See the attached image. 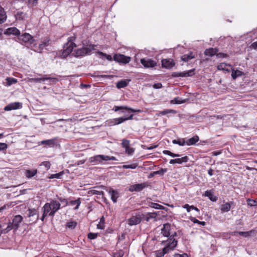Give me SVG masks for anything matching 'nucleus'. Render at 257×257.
I'll use <instances>...</instances> for the list:
<instances>
[{"instance_id": "nucleus-53", "label": "nucleus", "mask_w": 257, "mask_h": 257, "mask_svg": "<svg viewBox=\"0 0 257 257\" xmlns=\"http://www.w3.org/2000/svg\"><path fill=\"white\" fill-rule=\"evenodd\" d=\"M124 252L122 250H120L113 253V257H123Z\"/></svg>"}, {"instance_id": "nucleus-56", "label": "nucleus", "mask_w": 257, "mask_h": 257, "mask_svg": "<svg viewBox=\"0 0 257 257\" xmlns=\"http://www.w3.org/2000/svg\"><path fill=\"white\" fill-rule=\"evenodd\" d=\"M216 56L218 58H227L228 55V54L223 53H217Z\"/></svg>"}, {"instance_id": "nucleus-32", "label": "nucleus", "mask_w": 257, "mask_h": 257, "mask_svg": "<svg viewBox=\"0 0 257 257\" xmlns=\"http://www.w3.org/2000/svg\"><path fill=\"white\" fill-rule=\"evenodd\" d=\"M55 141H56L55 139L44 140L41 142V144L42 145L48 146L49 147H53L55 144Z\"/></svg>"}, {"instance_id": "nucleus-4", "label": "nucleus", "mask_w": 257, "mask_h": 257, "mask_svg": "<svg viewBox=\"0 0 257 257\" xmlns=\"http://www.w3.org/2000/svg\"><path fill=\"white\" fill-rule=\"evenodd\" d=\"M116 161V159L115 157L98 155L91 157L89 159V162L93 164H103L105 161Z\"/></svg>"}, {"instance_id": "nucleus-6", "label": "nucleus", "mask_w": 257, "mask_h": 257, "mask_svg": "<svg viewBox=\"0 0 257 257\" xmlns=\"http://www.w3.org/2000/svg\"><path fill=\"white\" fill-rule=\"evenodd\" d=\"M131 59L130 57L126 56L121 54H115L113 56L114 61L117 63L123 64L128 63L130 62Z\"/></svg>"}, {"instance_id": "nucleus-1", "label": "nucleus", "mask_w": 257, "mask_h": 257, "mask_svg": "<svg viewBox=\"0 0 257 257\" xmlns=\"http://www.w3.org/2000/svg\"><path fill=\"white\" fill-rule=\"evenodd\" d=\"M176 236L177 233H175L171 236V238H168L167 240L162 241V243L166 246L162 250H158L155 252L156 257H163L170 249H174L177 244V240L175 238Z\"/></svg>"}, {"instance_id": "nucleus-45", "label": "nucleus", "mask_w": 257, "mask_h": 257, "mask_svg": "<svg viewBox=\"0 0 257 257\" xmlns=\"http://www.w3.org/2000/svg\"><path fill=\"white\" fill-rule=\"evenodd\" d=\"M77 225V222L75 221H70L67 223L66 224V227L70 228V229H74L75 228V227Z\"/></svg>"}, {"instance_id": "nucleus-59", "label": "nucleus", "mask_w": 257, "mask_h": 257, "mask_svg": "<svg viewBox=\"0 0 257 257\" xmlns=\"http://www.w3.org/2000/svg\"><path fill=\"white\" fill-rule=\"evenodd\" d=\"M153 87L155 89L161 88L162 87V84L161 83H157L154 84Z\"/></svg>"}, {"instance_id": "nucleus-15", "label": "nucleus", "mask_w": 257, "mask_h": 257, "mask_svg": "<svg viewBox=\"0 0 257 257\" xmlns=\"http://www.w3.org/2000/svg\"><path fill=\"white\" fill-rule=\"evenodd\" d=\"M141 63L145 68H153L156 65V62L150 59H142Z\"/></svg>"}, {"instance_id": "nucleus-18", "label": "nucleus", "mask_w": 257, "mask_h": 257, "mask_svg": "<svg viewBox=\"0 0 257 257\" xmlns=\"http://www.w3.org/2000/svg\"><path fill=\"white\" fill-rule=\"evenodd\" d=\"M122 109L128 110H130L131 112H141V110H140V109L136 110V109H133L132 108H130V107H128V106H114L113 107V108H112V110L115 111H118L119 110H122Z\"/></svg>"}, {"instance_id": "nucleus-60", "label": "nucleus", "mask_w": 257, "mask_h": 257, "mask_svg": "<svg viewBox=\"0 0 257 257\" xmlns=\"http://www.w3.org/2000/svg\"><path fill=\"white\" fill-rule=\"evenodd\" d=\"M38 0H29V4L32 6H36L38 3Z\"/></svg>"}, {"instance_id": "nucleus-26", "label": "nucleus", "mask_w": 257, "mask_h": 257, "mask_svg": "<svg viewBox=\"0 0 257 257\" xmlns=\"http://www.w3.org/2000/svg\"><path fill=\"white\" fill-rule=\"evenodd\" d=\"M37 169L26 170L25 175L28 178H31L37 174Z\"/></svg>"}, {"instance_id": "nucleus-22", "label": "nucleus", "mask_w": 257, "mask_h": 257, "mask_svg": "<svg viewBox=\"0 0 257 257\" xmlns=\"http://www.w3.org/2000/svg\"><path fill=\"white\" fill-rule=\"evenodd\" d=\"M233 203V202H226L221 205L220 209L222 212H227L231 208V204Z\"/></svg>"}, {"instance_id": "nucleus-12", "label": "nucleus", "mask_w": 257, "mask_h": 257, "mask_svg": "<svg viewBox=\"0 0 257 257\" xmlns=\"http://www.w3.org/2000/svg\"><path fill=\"white\" fill-rule=\"evenodd\" d=\"M22 108V103L15 102L11 103L6 106L4 108L5 111H11L12 110L18 109Z\"/></svg>"}, {"instance_id": "nucleus-51", "label": "nucleus", "mask_w": 257, "mask_h": 257, "mask_svg": "<svg viewBox=\"0 0 257 257\" xmlns=\"http://www.w3.org/2000/svg\"><path fill=\"white\" fill-rule=\"evenodd\" d=\"M150 206L152 208H155L157 209H161L162 208H163V206H162L161 205H160L156 203L153 202L151 203Z\"/></svg>"}, {"instance_id": "nucleus-30", "label": "nucleus", "mask_w": 257, "mask_h": 257, "mask_svg": "<svg viewBox=\"0 0 257 257\" xmlns=\"http://www.w3.org/2000/svg\"><path fill=\"white\" fill-rule=\"evenodd\" d=\"M195 58L194 55L193 54L192 52H190L189 54H184L182 56L181 59L184 62H188L191 59Z\"/></svg>"}, {"instance_id": "nucleus-46", "label": "nucleus", "mask_w": 257, "mask_h": 257, "mask_svg": "<svg viewBox=\"0 0 257 257\" xmlns=\"http://www.w3.org/2000/svg\"><path fill=\"white\" fill-rule=\"evenodd\" d=\"M190 220L192 222H193L194 223H197L200 225H201L202 226H204L206 225V222L204 221H200L198 220V219H196L195 217H191L190 218Z\"/></svg>"}, {"instance_id": "nucleus-38", "label": "nucleus", "mask_w": 257, "mask_h": 257, "mask_svg": "<svg viewBox=\"0 0 257 257\" xmlns=\"http://www.w3.org/2000/svg\"><path fill=\"white\" fill-rule=\"evenodd\" d=\"M185 102V99H182L181 98L179 97H175L171 101V103L173 104H182Z\"/></svg>"}, {"instance_id": "nucleus-40", "label": "nucleus", "mask_w": 257, "mask_h": 257, "mask_svg": "<svg viewBox=\"0 0 257 257\" xmlns=\"http://www.w3.org/2000/svg\"><path fill=\"white\" fill-rule=\"evenodd\" d=\"M6 80L7 81V85L8 86H10L17 82V80L16 79L11 77H7L6 79Z\"/></svg>"}, {"instance_id": "nucleus-37", "label": "nucleus", "mask_w": 257, "mask_h": 257, "mask_svg": "<svg viewBox=\"0 0 257 257\" xmlns=\"http://www.w3.org/2000/svg\"><path fill=\"white\" fill-rule=\"evenodd\" d=\"M97 54H98L99 56H101V57H100V58H101V59H103V57H103L105 58L107 60H108V61H112L113 60V58H112V57H111V55H108V54H106V53H103V52H100V51H98V52H97Z\"/></svg>"}, {"instance_id": "nucleus-35", "label": "nucleus", "mask_w": 257, "mask_h": 257, "mask_svg": "<svg viewBox=\"0 0 257 257\" xmlns=\"http://www.w3.org/2000/svg\"><path fill=\"white\" fill-rule=\"evenodd\" d=\"M253 232H254V230H251L249 231L235 232L234 235H235L236 234H238L239 235L242 236L244 237H247L250 236L251 233H252Z\"/></svg>"}, {"instance_id": "nucleus-44", "label": "nucleus", "mask_w": 257, "mask_h": 257, "mask_svg": "<svg viewBox=\"0 0 257 257\" xmlns=\"http://www.w3.org/2000/svg\"><path fill=\"white\" fill-rule=\"evenodd\" d=\"M163 153L164 154H165V155L170 156H171L172 157H173V158L177 157H180V155L173 153L172 152H171V151H168V150H164V151H163Z\"/></svg>"}, {"instance_id": "nucleus-9", "label": "nucleus", "mask_w": 257, "mask_h": 257, "mask_svg": "<svg viewBox=\"0 0 257 257\" xmlns=\"http://www.w3.org/2000/svg\"><path fill=\"white\" fill-rule=\"evenodd\" d=\"M194 71L195 69H193L183 72H175L172 73L171 76L173 77H186L192 76L195 74Z\"/></svg>"}, {"instance_id": "nucleus-64", "label": "nucleus", "mask_w": 257, "mask_h": 257, "mask_svg": "<svg viewBox=\"0 0 257 257\" xmlns=\"http://www.w3.org/2000/svg\"><path fill=\"white\" fill-rule=\"evenodd\" d=\"M173 110H169V109H167V110H164L163 111H162L161 112V113L162 114V115H166V114H167L169 112H171V111H172Z\"/></svg>"}, {"instance_id": "nucleus-48", "label": "nucleus", "mask_w": 257, "mask_h": 257, "mask_svg": "<svg viewBox=\"0 0 257 257\" xmlns=\"http://www.w3.org/2000/svg\"><path fill=\"white\" fill-rule=\"evenodd\" d=\"M2 226L0 224V236L3 233H7L9 231L12 230V227L11 228L10 226H7V228L2 229Z\"/></svg>"}, {"instance_id": "nucleus-43", "label": "nucleus", "mask_w": 257, "mask_h": 257, "mask_svg": "<svg viewBox=\"0 0 257 257\" xmlns=\"http://www.w3.org/2000/svg\"><path fill=\"white\" fill-rule=\"evenodd\" d=\"M113 124H119L125 121V117H118L113 119Z\"/></svg>"}, {"instance_id": "nucleus-20", "label": "nucleus", "mask_w": 257, "mask_h": 257, "mask_svg": "<svg viewBox=\"0 0 257 257\" xmlns=\"http://www.w3.org/2000/svg\"><path fill=\"white\" fill-rule=\"evenodd\" d=\"M218 51V49L216 48L207 49L204 51V54L206 56L212 57L215 55H216Z\"/></svg>"}, {"instance_id": "nucleus-39", "label": "nucleus", "mask_w": 257, "mask_h": 257, "mask_svg": "<svg viewBox=\"0 0 257 257\" xmlns=\"http://www.w3.org/2000/svg\"><path fill=\"white\" fill-rule=\"evenodd\" d=\"M189 160L188 157L187 156L182 157L181 158L176 159L177 164H182L183 163H186L188 162Z\"/></svg>"}, {"instance_id": "nucleus-33", "label": "nucleus", "mask_w": 257, "mask_h": 257, "mask_svg": "<svg viewBox=\"0 0 257 257\" xmlns=\"http://www.w3.org/2000/svg\"><path fill=\"white\" fill-rule=\"evenodd\" d=\"M172 143L174 144H177L180 146H184L186 145V139L185 138H181L177 140H173L172 141Z\"/></svg>"}, {"instance_id": "nucleus-8", "label": "nucleus", "mask_w": 257, "mask_h": 257, "mask_svg": "<svg viewBox=\"0 0 257 257\" xmlns=\"http://www.w3.org/2000/svg\"><path fill=\"white\" fill-rule=\"evenodd\" d=\"M50 205L52 211L50 213V216L53 217L56 212L60 209L61 204L59 202L51 199L50 202H48Z\"/></svg>"}, {"instance_id": "nucleus-28", "label": "nucleus", "mask_w": 257, "mask_h": 257, "mask_svg": "<svg viewBox=\"0 0 257 257\" xmlns=\"http://www.w3.org/2000/svg\"><path fill=\"white\" fill-rule=\"evenodd\" d=\"M205 196L208 197L212 201H216L217 197L214 195L211 190H207L205 192Z\"/></svg>"}, {"instance_id": "nucleus-16", "label": "nucleus", "mask_w": 257, "mask_h": 257, "mask_svg": "<svg viewBox=\"0 0 257 257\" xmlns=\"http://www.w3.org/2000/svg\"><path fill=\"white\" fill-rule=\"evenodd\" d=\"M162 65L163 67L170 69L175 65V62L171 59H164L162 60Z\"/></svg>"}, {"instance_id": "nucleus-17", "label": "nucleus", "mask_w": 257, "mask_h": 257, "mask_svg": "<svg viewBox=\"0 0 257 257\" xmlns=\"http://www.w3.org/2000/svg\"><path fill=\"white\" fill-rule=\"evenodd\" d=\"M49 42V40H44L41 44H40L38 47H35V48L34 49V51L38 53H41L44 48L48 46Z\"/></svg>"}, {"instance_id": "nucleus-31", "label": "nucleus", "mask_w": 257, "mask_h": 257, "mask_svg": "<svg viewBox=\"0 0 257 257\" xmlns=\"http://www.w3.org/2000/svg\"><path fill=\"white\" fill-rule=\"evenodd\" d=\"M42 209L44 214L50 216V213L51 212L52 210L50 205L48 202L45 204V205L42 207Z\"/></svg>"}, {"instance_id": "nucleus-63", "label": "nucleus", "mask_w": 257, "mask_h": 257, "mask_svg": "<svg viewBox=\"0 0 257 257\" xmlns=\"http://www.w3.org/2000/svg\"><path fill=\"white\" fill-rule=\"evenodd\" d=\"M174 257H188V256L187 254L184 253L183 254H175Z\"/></svg>"}, {"instance_id": "nucleus-27", "label": "nucleus", "mask_w": 257, "mask_h": 257, "mask_svg": "<svg viewBox=\"0 0 257 257\" xmlns=\"http://www.w3.org/2000/svg\"><path fill=\"white\" fill-rule=\"evenodd\" d=\"M88 194L90 195H98L102 196V198H103L104 196V192L102 190H96V189H91L88 191Z\"/></svg>"}, {"instance_id": "nucleus-29", "label": "nucleus", "mask_w": 257, "mask_h": 257, "mask_svg": "<svg viewBox=\"0 0 257 257\" xmlns=\"http://www.w3.org/2000/svg\"><path fill=\"white\" fill-rule=\"evenodd\" d=\"M7 19L6 13L4 9L0 6V24L4 23Z\"/></svg>"}, {"instance_id": "nucleus-24", "label": "nucleus", "mask_w": 257, "mask_h": 257, "mask_svg": "<svg viewBox=\"0 0 257 257\" xmlns=\"http://www.w3.org/2000/svg\"><path fill=\"white\" fill-rule=\"evenodd\" d=\"M6 34L9 35H19L20 34V31L15 27L9 28H8L5 33Z\"/></svg>"}, {"instance_id": "nucleus-52", "label": "nucleus", "mask_w": 257, "mask_h": 257, "mask_svg": "<svg viewBox=\"0 0 257 257\" xmlns=\"http://www.w3.org/2000/svg\"><path fill=\"white\" fill-rule=\"evenodd\" d=\"M40 166H44L46 170H48L50 168L51 164L49 161H44L41 163Z\"/></svg>"}, {"instance_id": "nucleus-54", "label": "nucleus", "mask_w": 257, "mask_h": 257, "mask_svg": "<svg viewBox=\"0 0 257 257\" xmlns=\"http://www.w3.org/2000/svg\"><path fill=\"white\" fill-rule=\"evenodd\" d=\"M135 151V149L130 147V146L125 149L126 154L130 155H132Z\"/></svg>"}, {"instance_id": "nucleus-19", "label": "nucleus", "mask_w": 257, "mask_h": 257, "mask_svg": "<svg viewBox=\"0 0 257 257\" xmlns=\"http://www.w3.org/2000/svg\"><path fill=\"white\" fill-rule=\"evenodd\" d=\"M108 193L111 196V199L112 201L113 202V203H116L117 202V199L118 197V192L117 191L110 188L108 190Z\"/></svg>"}, {"instance_id": "nucleus-41", "label": "nucleus", "mask_w": 257, "mask_h": 257, "mask_svg": "<svg viewBox=\"0 0 257 257\" xmlns=\"http://www.w3.org/2000/svg\"><path fill=\"white\" fill-rule=\"evenodd\" d=\"M63 174H64V172L61 171L58 173L51 175L49 177V178H50V179H54V178L60 179Z\"/></svg>"}, {"instance_id": "nucleus-55", "label": "nucleus", "mask_w": 257, "mask_h": 257, "mask_svg": "<svg viewBox=\"0 0 257 257\" xmlns=\"http://www.w3.org/2000/svg\"><path fill=\"white\" fill-rule=\"evenodd\" d=\"M97 236V234L95 233H89L88 234V238L90 239H94L96 238Z\"/></svg>"}, {"instance_id": "nucleus-2", "label": "nucleus", "mask_w": 257, "mask_h": 257, "mask_svg": "<svg viewBox=\"0 0 257 257\" xmlns=\"http://www.w3.org/2000/svg\"><path fill=\"white\" fill-rule=\"evenodd\" d=\"M76 37L75 36L70 37L67 39V42L64 45L63 49L57 53V57L65 59L73 51V49L76 47L74 43Z\"/></svg>"}, {"instance_id": "nucleus-23", "label": "nucleus", "mask_w": 257, "mask_h": 257, "mask_svg": "<svg viewBox=\"0 0 257 257\" xmlns=\"http://www.w3.org/2000/svg\"><path fill=\"white\" fill-rule=\"evenodd\" d=\"M28 211V216L29 217H33L36 215V216L35 218V220L33 222H37V220L39 218V215L37 213V210H36L35 209H29Z\"/></svg>"}, {"instance_id": "nucleus-25", "label": "nucleus", "mask_w": 257, "mask_h": 257, "mask_svg": "<svg viewBox=\"0 0 257 257\" xmlns=\"http://www.w3.org/2000/svg\"><path fill=\"white\" fill-rule=\"evenodd\" d=\"M130 80L125 79L119 81L116 83V87L117 88H122L127 86Z\"/></svg>"}, {"instance_id": "nucleus-5", "label": "nucleus", "mask_w": 257, "mask_h": 257, "mask_svg": "<svg viewBox=\"0 0 257 257\" xmlns=\"http://www.w3.org/2000/svg\"><path fill=\"white\" fill-rule=\"evenodd\" d=\"M18 39L20 43L26 46L32 45L35 41L33 37L28 33H24L20 36Z\"/></svg>"}, {"instance_id": "nucleus-62", "label": "nucleus", "mask_w": 257, "mask_h": 257, "mask_svg": "<svg viewBox=\"0 0 257 257\" xmlns=\"http://www.w3.org/2000/svg\"><path fill=\"white\" fill-rule=\"evenodd\" d=\"M183 208L186 209L187 212L190 211L191 208H190V206L189 204H185L183 206Z\"/></svg>"}, {"instance_id": "nucleus-11", "label": "nucleus", "mask_w": 257, "mask_h": 257, "mask_svg": "<svg viewBox=\"0 0 257 257\" xmlns=\"http://www.w3.org/2000/svg\"><path fill=\"white\" fill-rule=\"evenodd\" d=\"M170 230H171V224L168 223H165L163 225V227L161 229V233L164 236L168 237L169 238H171V236L172 235H173L175 233H176V232H174V233H173L171 234Z\"/></svg>"}, {"instance_id": "nucleus-58", "label": "nucleus", "mask_w": 257, "mask_h": 257, "mask_svg": "<svg viewBox=\"0 0 257 257\" xmlns=\"http://www.w3.org/2000/svg\"><path fill=\"white\" fill-rule=\"evenodd\" d=\"M59 200L61 202L64 204V206H66L68 205L69 202H68V201L66 199L60 197L59 198Z\"/></svg>"}, {"instance_id": "nucleus-47", "label": "nucleus", "mask_w": 257, "mask_h": 257, "mask_svg": "<svg viewBox=\"0 0 257 257\" xmlns=\"http://www.w3.org/2000/svg\"><path fill=\"white\" fill-rule=\"evenodd\" d=\"M130 144V141L126 139H123L121 144L122 147L125 149L129 147Z\"/></svg>"}, {"instance_id": "nucleus-7", "label": "nucleus", "mask_w": 257, "mask_h": 257, "mask_svg": "<svg viewBox=\"0 0 257 257\" xmlns=\"http://www.w3.org/2000/svg\"><path fill=\"white\" fill-rule=\"evenodd\" d=\"M23 217L20 215H16L13 219L12 222H9L8 226H10L15 230H17L19 227L20 224L23 221Z\"/></svg>"}, {"instance_id": "nucleus-50", "label": "nucleus", "mask_w": 257, "mask_h": 257, "mask_svg": "<svg viewBox=\"0 0 257 257\" xmlns=\"http://www.w3.org/2000/svg\"><path fill=\"white\" fill-rule=\"evenodd\" d=\"M137 164H133L131 165H124L122 166V168L124 169H135L137 168Z\"/></svg>"}, {"instance_id": "nucleus-42", "label": "nucleus", "mask_w": 257, "mask_h": 257, "mask_svg": "<svg viewBox=\"0 0 257 257\" xmlns=\"http://www.w3.org/2000/svg\"><path fill=\"white\" fill-rule=\"evenodd\" d=\"M167 171V169L162 168L160 170L153 172V175H160L161 176L163 175Z\"/></svg>"}, {"instance_id": "nucleus-21", "label": "nucleus", "mask_w": 257, "mask_h": 257, "mask_svg": "<svg viewBox=\"0 0 257 257\" xmlns=\"http://www.w3.org/2000/svg\"><path fill=\"white\" fill-rule=\"evenodd\" d=\"M199 137L198 136H194L190 139H186V144L187 146L194 145L197 142L199 141Z\"/></svg>"}, {"instance_id": "nucleus-36", "label": "nucleus", "mask_w": 257, "mask_h": 257, "mask_svg": "<svg viewBox=\"0 0 257 257\" xmlns=\"http://www.w3.org/2000/svg\"><path fill=\"white\" fill-rule=\"evenodd\" d=\"M80 204H81V201H80V198H78L77 199H76L75 200H71L68 202V205H76V207L74 208L75 210L78 209L79 206H80Z\"/></svg>"}, {"instance_id": "nucleus-34", "label": "nucleus", "mask_w": 257, "mask_h": 257, "mask_svg": "<svg viewBox=\"0 0 257 257\" xmlns=\"http://www.w3.org/2000/svg\"><path fill=\"white\" fill-rule=\"evenodd\" d=\"M243 75V73L238 70L232 69L231 73V77L233 79H235L237 77L241 76Z\"/></svg>"}, {"instance_id": "nucleus-49", "label": "nucleus", "mask_w": 257, "mask_h": 257, "mask_svg": "<svg viewBox=\"0 0 257 257\" xmlns=\"http://www.w3.org/2000/svg\"><path fill=\"white\" fill-rule=\"evenodd\" d=\"M157 216V214L155 212L148 213L146 215V220L148 221L151 218H155Z\"/></svg>"}, {"instance_id": "nucleus-3", "label": "nucleus", "mask_w": 257, "mask_h": 257, "mask_svg": "<svg viewBox=\"0 0 257 257\" xmlns=\"http://www.w3.org/2000/svg\"><path fill=\"white\" fill-rule=\"evenodd\" d=\"M96 46V45L92 44L83 46L82 48L74 50L72 56L75 57H82L86 55H89L92 50L95 49Z\"/></svg>"}, {"instance_id": "nucleus-13", "label": "nucleus", "mask_w": 257, "mask_h": 257, "mask_svg": "<svg viewBox=\"0 0 257 257\" xmlns=\"http://www.w3.org/2000/svg\"><path fill=\"white\" fill-rule=\"evenodd\" d=\"M142 221V217L140 214L132 216L127 220V223L130 226L137 225Z\"/></svg>"}, {"instance_id": "nucleus-10", "label": "nucleus", "mask_w": 257, "mask_h": 257, "mask_svg": "<svg viewBox=\"0 0 257 257\" xmlns=\"http://www.w3.org/2000/svg\"><path fill=\"white\" fill-rule=\"evenodd\" d=\"M33 81L35 82L41 83L45 80H48L50 83H55L58 81V79L54 77H48L47 75H45L41 78H35L33 79Z\"/></svg>"}, {"instance_id": "nucleus-57", "label": "nucleus", "mask_w": 257, "mask_h": 257, "mask_svg": "<svg viewBox=\"0 0 257 257\" xmlns=\"http://www.w3.org/2000/svg\"><path fill=\"white\" fill-rule=\"evenodd\" d=\"M8 145L6 143H0V151L6 150Z\"/></svg>"}, {"instance_id": "nucleus-14", "label": "nucleus", "mask_w": 257, "mask_h": 257, "mask_svg": "<svg viewBox=\"0 0 257 257\" xmlns=\"http://www.w3.org/2000/svg\"><path fill=\"white\" fill-rule=\"evenodd\" d=\"M147 187H148V184L146 182L141 184H136L131 186L130 190L131 191L140 192Z\"/></svg>"}, {"instance_id": "nucleus-61", "label": "nucleus", "mask_w": 257, "mask_h": 257, "mask_svg": "<svg viewBox=\"0 0 257 257\" xmlns=\"http://www.w3.org/2000/svg\"><path fill=\"white\" fill-rule=\"evenodd\" d=\"M250 48L257 49V41L252 43L250 46Z\"/></svg>"}]
</instances>
